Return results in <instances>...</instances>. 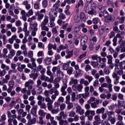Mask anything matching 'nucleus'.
<instances>
[{
  "instance_id": "nucleus-1",
  "label": "nucleus",
  "mask_w": 125,
  "mask_h": 125,
  "mask_svg": "<svg viewBox=\"0 0 125 125\" xmlns=\"http://www.w3.org/2000/svg\"><path fill=\"white\" fill-rule=\"evenodd\" d=\"M34 83H35V82H34V81L32 79L28 80V81H26L24 83V87H27L28 88L27 93L29 96L31 95V90L33 89Z\"/></svg>"
},
{
  "instance_id": "nucleus-2",
  "label": "nucleus",
  "mask_w": 125,
  "mask_h": 125,
  "mask_svg": "<svg viewBox=\"0 0 125 125\" xmlns=\"http://www.w3.org/2000/svg\"><path fill=\"white\" fill-rule=\"evenodd\" d=\"M71 67H74V69L76 70V73L75 74V78H78L82 74V70L80 69L79 64H76V62L72 61L71 63Z\"/></svg>"
},
{
  "instance_id": "nucleus-3",
  "label": "nucleus",
  "mask_w": 125,
  "mask_h": 125,
  "mask_svg": "<svg viewBox=\"0 0 125 125\" xmlns=\"http://www.w3.org/2000/svg\"><path fill=\"white\" fill-rule=\"evenodd\" d=\"M7 115L8 120H12V119H16L17 118V115H16V110L15 109L11 110V111H7Z\"/></svg>"
},
{
  "instance_id": "nucleus-4",
  "label": "nucleus",
  "mask_w": 125,
  "mask_h": 125,
  "mask_svg": "<svg viewBox=\"0 0 125 125\" xmlns=\"http://www.w3.org/2000/svg\"><path fill=\"white\" fill-rule=\"evenodd\" d=\"M83 86L81 84L73 85L72 86L73 90L76 91V93H78V92H82L83 91Z\"/></svg>"
},
{
  "instance_id": "nucleus-5",
  "label": "nucleus",
  "mask_w": 125,
  "mask_h": 125,
  "mask_svg": "<svg viewBox=\"0 0 125 125\" xmlns=\"http://www.w3.org/2000/svg\"><path fill=\"white\" fill-rule=\"evenodd\" d=\"M15 82L13 80H11L8 83V88L7 90V92L9 93L10 91H12L13 88L14 87Z\"/></svg>"
},
{
  "instance_id": "nucleus-6",
  "label": "nucleus",
  "mask_w": 125,
  "mask_h": 125,
  "mask_svg": "<svg viewBox=\"0 0 125 125\" xmlns=\"http://www.w3.org/2000/svg\"><path fill=\"white\" fill-rule=\"evenodd\" d=\"M57 77L61 78V79H63L64 77V73L61 71V67L60 66H58V69L57 71Z\"/></svg>"
},
{
  "instance_id": "nucleus-7",
  "label": "nucleus",
  "mask_w": 125,
  "mask_h": 125,
  "mask_svg": "<svg viewBox=\"0 0 125 125\" xmlns=\"http://www.w3.org/2000/svg\"><path fill=\"white\" fill-rule=\"evenodd\" d=\"M66 55L65 56V59H70V58H72L73 56L74 55V50H72L70 51L69 50L66 51Z\"/></svg>"
},
{
  "instance_id": "nucleus-8",
  "label": "nucleus",
  "mask_w": 125,
  "mask_h": 125,
  "mask_svg": "<svg viewBox=\"0 0 125 125\" xmlns=\"http://www.w3.org/2000/svg\"><path fill=\"white\" fill-rule=\"evenodd\" d=\"M57 14H58V12L57 11L54 10L50 11L49 12L50 18L52 19H54L55 20V18L57 17Z\"/></svg>"
},
{
  "instance_id": "nucleus-9",
  "label": "nucleus",
  "mask_w": 125,
  "mask_h": 125,
  "mask_svg": "<svg viewBox=\"0 0 125 125\" xmlns=\"http://www.w3.org/2000/svg\"><path fill=\"white\" fill-rule=\"evenodd\" d=\"M112 78L113 79H115L114 80V84H118V83H119V80H120V77H119V76H118V74L116 72H114L112 74Z\"/></svg>"
},
{
  "instance_id": "nucleus-10",
  "label": "nucleus",
  "mask_w": 125,
  "mask_h": 125,
  "mask_svg": "<svg viewBox=\"0 0 125 125\" xmlns=\"http://www.w3.org/2000/svg\"><path fill=\"white\" fill-rule=\"evenodd\" d=\"M29 28L30 29V31H38V23L34 22V23H30Z\"/></svg>"
},
{
  "instance_id": "nucleus-11",
  "label": "nucleus",
  "mask_w": 125,
  "mask_h": 125,
  "mask_svg": "<svg viewBox=\"0 0 125 125\" xmlns=\"http://www.w3.org/2000/svg\"><path fill=\"white\" fill-rule=\"evenodd\" d=\"M76 109V112L78 113L80 115H83V114H84V110L82 109V106H81V105H77Z\"/></svg>"
},
{
  "instance_id": "nucleus-12",
  "label": "nucleus",
  "mask_w": 125,
  "mask_h": 125,
  "mask_svg": "<svg viewBox=\"0 0 125 125\" xmlns=\"http://www.w3.org/2000/svg\"><path fill=\"white\" fill-rule=\"evenodd\" d=\"M37 100H39L38 102V105L39 106H41L42 104V102L44 101V97H42V95H38L37 97Z\"/></svg>"
},
{
  "instance_id": "nucleus-13",
  "label": "nucleus",
  "mask_w": 125,
  "mask_h": 125,
  "mask_svg": "<svg viewBox=\"0 0 125 125\" xmlns=\"http://www.w3.org/2000/svg\"><path fill=\"white\" fill-rule=\"evenodd\" d=\"M38 110V105H34L30 110V114L33 116L37 115V110Z\"/></svg>"
},
{
  "instance_id": "nucleus-14",
  "label": "nucleus",
  "mask_w": 125,
  "mask_h": 125,
  "mask_svg": "<svg viewBox=\"0 0 125 125\" xmlns=\"http://www.w3.org/2000/svg\"><path fill=\"white\" fill-rule=\"evenodd\" d=\"M68 48V46L67 45H63V44H61L57 49V52L58 53H60L62 50H64V49H67Z\"/></svg>"
},
{
  "instance_id": "nucleus-15",
  "label": "nucleus",
  "mask_w": 125,
  "mask_h": 125,
  "mask_svg": "<svg viewBox=\"0 0 125 125\" xmlns=\"http://www.w3.org/2000/svg\"><path fill=\"white\" fill-rule=\"evenodd\" d=\"M78 84V79L71 77L69 82V85H77Z\"/></svg>"
},
{
  "instance_id": "nucleus-16",
  "label": "nucleus",
  "mask_w": 125,
  "mask_h": 125,
  "mask_svg": "<svg viewBox=\"0 0 125 125\" xmlns=\"http://www.w3.org/2000/svg\"><path fill=\"white\" fill-rule=\"evenodd\" d=\"M60 0H58L55 4L53 5V10L57 11L58 9L59 8V6H60Z\"/></svg>"
},
{
  "instance_id": "nucleus-17",
  "label": "nucleus",
  "mask_w": 125,
  "mask_h": 125,
  "mask_svg": "<svg viewBox=\"0 0 125 125\" xmlns=\"http://www.w3.org/2000/svg\"><path fill=\"white\" fill-rule=\"evenodd\" d=\"M94 120H95V121L93 122L94 125H98L99 124H100V115H96L94 117Z\"/></svg>"
},
{
  "instance_id": "nucleus-18",
  "label": "nucleus",
  "mask_w": 125,
  "mask_h": 125,
  "mask_svg": "<svg viewBox=\"0 0 125 125\" xmlns=\"http://www.w3.org/2000/svg\"><path fill=\"white\" fill-rule=\"evenodd\" d=\"M89 97V93H86L85 92L83 94H80L79 95H77V97H79V98H82V97H83V98H87V97Z\"/></svg>"
},
{
  "instance_id": "nucleus-19",
  "label": "nucleus",
  "mask_w": 125,
  "mask_h": 125,
  "mask_svg": "<svg viewBox=\"0 0 125 125\" xmlns=\"http://www.w3.org/2000/svg\"><path fill=\"white\" fill-rule=\"evenodd\" d=\"M1 69H2V70H5V71H8L10 70V67H9V65H7L4 63L2 61V63L1 64Z\"/></svg>"
},
{
  "instance_id": "nucleus-20",
  "label": "nucleus",
  "mask_w": 125,
  "mask_h": 125,
  "mask_svg": "<svg viewBox=\"0 0 125 125\" xmlns=\"http://www.w3.org/2000/svg\"><path fill=\"white\" fill-rule=\"evenodd\" d=\"M88 40V37L86 36H84L81 39V44L83 45V44H85L87 42V40Z\"/></svg>"
},
{
  "instance_id": "nucleus-21",
  "label": "nucleus",
  "mask_w": 125,
  "mask_h": 125,
  "mask_svg": "<svg viewBox=\"0 0 125 125\" xmlns=\"http://www.w3.org/2000/svg\"><path fill=\"white\" fill-rule=\"evenodd\" d=\"M22 4L25 5V8L27 10H29V9H31V4H29V2L28 1H23L22 2Z\"/></svg>"
},
{
  "instance_id": "nucleus-22",
  "label": "nucleus",
  "mask_w": 125,
  "mask_h": 125,
  "mask_svg": "<svg viewBox=\"0 0 125 125\" xmlns=\"http://www.w3.org/2000/svg\"><path fill=\"white\" fill-rule=\"evenodd\" d=\"M55 20L54 19H51L50 18V22H49L48 26L50 28H53L55 26V23H54Z\"/></svg>"
},
{
  "instance_id": "nucleus-23",
  "label": "nucleus",
  "mask_w": 125,
  "mask_h": 125,
  "mask_svg": "<svg viewBox=\"0 0 125 125\" xmlns=\"http://www.w3.org/2000/svg\"><path fill=\"white\" fill-rule=\"evenodd\" d=\"M52 59L48 57H46L44 60V62L45 65H50L51 64V61Z\"/></svg>"
},
{
  "instance_id": "nucleus-24",
  "label": "nucleus",
  "mask_w": 125,
  "mask_h": 125,
  "mask_svg": "<svg viewBox=\"0 0 125 125\" xmlns=\"http://www.w3.org/2000/svg\"><path fill=\"white\" fill-rule=\"evenodd\" d=\"M116 37L117 38L120 39V40L119 42V43H120V44H121V45H123V43H124V41H123L124 37L123 36H122V35L120 33H118L116 35Z\"/></svg>"
},
{
  "instance_id": "nucleus-25",
  "label": "nucleus",
  "mask_w": 125,
  "mask_h": 125,
  "mask_svg": "<svg viewBox=\"0 0 125 125\" xmlns=\"http://www.w3.org/2000/svg\"><path fill=\"white\" fill-rule=\"evenodd\" d=\"M108 121L110 122L111 125H115V123H116V117H113L112 116H108Z\"/></svg>"
},
{
  "instance_id": "nucleus-26",
  "label": "nucleus",
  "mask_w": 125,
  "mask_h": 125,
  "mask_svg": "<svg viewBox=\"0 0 125 125\" xmlns=\"http://www.w3.org/2000/svg\"><path fill=\"white\" fill-rule=\"evenodd\" d=\"M57 45L56 44L49 43L48 45V49L51 50L53 48L54 50H56L57 49Z\"/></svg>"
},
{
  "instance_id": "nucleus-27",
  "label": "nucleus",
  "mask_w": 125,
  "mask_h": 125,
  "mask_svg": "<svg viewBox=\"0 0 125 125\" xmlns=\"http://www.w3.org/2000/svg\"><path fill=\"white\" fill-rule=\"evenodd\" d=\"M80 19L83 22H85L86 21V16H85V14L84 13L82 12L80 14Z\"/></svg>"
},
{
  "instance_id": "nucleus-28",
  "label": "nucleus",
  "mask_w": 125,
  "mask_h": 125,
  "mask_svg": "<svg viewBox=\"0 0 125 125\" xmlns=\"http://www.w3.org/2000/svg\"><path fill=\"white\" fill-rule=\"evenodd\" d=\"M59 28V26H56L55 27H54L52 29V34H54L55 36H57L58 35V31H57V29Z\"/></svg>"
},
{
  "instance_id": "nucleus-29",
  "label": "nucleus",
  "mask_w": 125,
  "mask_h": 125,
  "mask_svg": "<svg viewBox=\"0 0 125 125\" xmlns=\"http://www.w3.org/2000/svg\"><path fill=\"white\" fill-rule=\"evenodd\" d=\"M87 13L89 14V15H91L92 16H93V15H96V11L94 8L91 9L90 10H89Z\"/></svg>"
},
{
  "instance_id": "nucleus-30",
  "label": "nucleus",
  "mask_w": 125,
  "mask_h": 125,
  "mask_svg": "<svg viewBox=\"0 0 125 125\" xmlns=\"http://www.w3.org/2000/svg\"><path fill=\"white\" fill-rule=\"evenodd\" d=\"M38 123L39 124V125H43L46 124V122L43 120V117H42V116H40L39 117V121L38 122Z\"/></svg>"
},
{
  "instance_id": "nucleus-31",
  "label": "nucleus",
  "mask_w": 125,
  "mask_h": 125,
  "mask_svg": "<svg viewBox=\"0 0 125 125\" xmlns=\"http://www.w3.org/2000/svg\"><path fill=\"white\" fill-rule=\"evenodd\" d=\"M107 59V64L113 63V56L111 55H108L106 56Z\"/></svg>"
},
{
  "instance_id": "nucleus-32",
  "label": "nucleus",
  "mask_w": 125,
  "mask_h": 125,
  "mask_svg": "<svg viewBox=\"0 0 125 125\" xmlns=\"http://www.w3.org/2000/svg\"><path fill=\"white\" fill-rule=\"evenodd\" d=\"M106 62H107V60H105V61L103 60V62H101L99 64L100 68L104 69V68L106 67Z\"/></svg>"
},
{
  "instance_id": "nucleus-33",
  "label": "nucleus",
  "mask_w": 125,
  "mask_h": 125,
  "mask_svg": "<svg viewBox=\"0 0 125 125\" xmlns=\"http://www.w3.org/2000/svg\"><path fill=\"white\" fill-rule=\"evenodd\" d=\"M36 121L37 119H36V118H34L32 119H31L28 121V124L29 125H35V124H36Z\"/></svg>"
},
{
  "instance_id": "nucleus-34",
  "label": "nucleus",
  "mask_w": 125,
  "mask_h": 125,
  "mask_svg": "<svg viewBox=\"0 0 125 125\" xmlns=\"http://www.w3.org/2000/svg\"><path fill=\"white\" fill-rule=\"evenodd\" d=\"M58 95H59V91H56L55 92V94H53L51 97L52 100H55V99H56V98L57 97V96H58Z\"/></svg>"
},
{
  "instance_id": "nucleus-35",
  "label": "nucleus",
  "mask_w": 125,
  "mask_h": 125,
  "mask_svg": "<svg viewBox=\"0 0 125 125\" xmlns=\"http://www.w3.org/2000/svg\"><path fill=\"white\" fill-rule=\"evenodd\" d=\"M96 112L97 114H104L105 108L104 107H102L101 108L97 109Z\"/></svg>"
},
{
  "instance_id": "nucleus-36",
  "label": "nucleus",
  "mask_w": 125,
  "mask_h": 125,
  "mask_svg": "<svg viewBox=\"0 0 125 125\" xmlns=\"http://www.w3.org/2000/svg\"><path fill=\"white\" fill-rule=\"evenodd\" d=\"M42 6L43 8H46L47 6H48V0H43L42 1Z\"/></svg>"
},
{
  "instance_id": "nucleus-37",
  "label": "nucleus",
  "mask_w": 125,
  "mask_h": 125,
  "mask_svg": "<svg viewBox=\"0 0 125 125\" xmlns=\"http://www.w3.org/2000/svg\"><path fill=\"white\" fill-rule=\"evenodd\" d=\"M84 78L86 80H88V82L89 83H91V82H92V81L93 80V77L92 76H89V75H85Z\"/></svg>"
},
{
  "instance_id": "nucleus-38",
  "label": "nucleus",
  "mask_w": 125,
  "mask_h": 125,
  "mask_svg": "<svg viewBox=\"0 0 125 125\" xmlns=\"http://www.w3.org/2000/svg\"><path fill=\"white\" fill-rule=\"evenodd\" d=\"M46 24H41V29L42 31H46V32H48L49 31V28L48 27L45 26Z\"/></svg>"
},
{
  "instance_id": "nucleus-39",
  "label": "nucleus",
  "mask_w": 125,
  "mask_h": 125,
  "mask_svg": "<svg viewBox=\"0 0 125 125\" xmlns=\"http://www.w3.org/2000/svg\"><path fill=\"white\" fill-rule=\"evenodd\" d=\"M25 68H26V65L21 64V66L18 67L17 69L19 72H22Z\"/></svg>"
},
{
  "instance_id": "nucleus-40",
  "label": "nucleus",
  "mask_w": 125,
  "mask_h": 125,
  "mask_svg": "<svg viewBox=\"0 0 125 125\" xmlns=\"http://www.w3.org/2000/svg\"><path fill=\"white\" fill-rule=\"evenodd\" d=\"M46 120H50L51 122V121L54 120V117L52 116L50 113H47L46 114Z\"/></svg>"
},
{
  "instance_id": "nucleus-41",
  "label": "nucleus",
  "mask_w": 125,
  "mask_h": 125,
  "mask_svg": "<svg viewBox=\"0 0 125 125\" xmlns=\"http://www.w3.org/2000/svg\"><path fill=\"white\" fill-rule=\"evenodd\" d=\"M83 6V0H79L77 4L76 5V8H79L81 6Z\"/></svg>"
},
{
  "instance_id": "nucleus-42",
  "label": "nucleus",
  "mask_w": 125,
  "mask_h": 125,
  "mask_svg": "<svg viewBox=\"0 0 125 125\" xmlns=\"http://www.w3.org/2000/svg\"><path fill=\"white\" fill-rule=\"evenodd\" d=\"M53 104V102L52 103H47V106L48 108V110L49 111H51L52 109H53V106H52V104Z\"/></svg>"
},
{
  "instance_id": "nucleus-43",
  "label": "nucleus",
  "mask_w": 125,
  "mask_h": 125,
  "mask_svg": "<svg viewBox=\"0 0 125 125\" xmlns=\"http://www.w3.org/2000/svg\"><path fill=\"white\" fill-rule=\"evenodd\" d=\"M106 20L107 21H114L115 20V16L113 15H109Z\"/></svg>"
},
{
  "instance_id": "nucleus-44",
  "label": "nucleus",
  "mask_w": 125,
  "mask_h": 125,
  "mask_svg": "<svg viewBox=\"0 0 125 125\" xmlns=\"http://www.w3.org/2000/svg\"><path fill=\"white\" fill-rule=\"evenodd\" d=\"M79 15H74V20L75 22H76V23H79L80 21Z\"/></svg>"
},
{
  "instance_id": "nucleus-45",
  "label": "nucleus",
  "mask_w": 125,
  "mask_h": 125,
  "mask_svg": "<svg viewBox=\"0 0 125 125\" xmlns=\"http://www.w3.org/2000/svg\"><path fill=\"white\" fill-rule=\"evenodd\" d=\"M48 77L46 76L44 74H42L40 77L41 81H44L45 82H47Z\"/></svg>"
},
{
  "instance_id": "nucleus-46",
  "label": "nucleus",
  "mask_w": 125,
  "mask_h": 125,
  "mask_svg": "<svg viewBox=\"0 0 125 125\" xmlns=\"http://www.w3.org/2000/svg\"><path fill=\"white\" fill-rule=\"evenodd\" d=\"M48 17H45L43 21L42 22L41 25H46L48 23Z\"/></svg>"
},
{
  "instance_id": "nucleus-47",
  "label": "nucleus",
  "mask_w": 125,
  "mask_h": 125,
  "mask_svg": "<svg viewBox=\"0 0 125 125\" xmlns=\"http://www.w3.org/2000/svg\"><path fill=\"white\" fill-rule=\"evenodd\" d=\"M66 3L71 4V0H64V1L62 3L61 5V6H65Z\"/></svg>"
},
{
  "instance_id": "nucleus-48",
  "label": "nucleus",
  "mask_w": 125,
  "mask_h": 125,
  "mask_svg": "<svg viewBox=\"0 0 125 125\" xmlns=\"http://www.w3.org/2000/svg\"><path fill=\"white\" fill-rule=\"evenodd\" d=\"M105 79L107 83H108V84H111V83H112V80L110 78V76H105Z\"/></svg>"
},
{
  "instance_id": "nucleus-49",
  "label": "nucleus",
  "mask_w": 125,
  "mask_h": 125,
  "mask_svg": "<svg viewBox=\"0 0 125 125\" xmlns=\"http://www.w3.org/2000/svg\"><path fill=\"white\" fill-rule=\"evenodd\" d=\"M38 115H39V116H43L44 117V116L46 115V113L45 112H44V111H43V110L40 109L38 111Z\"/></svg>"
},
{
  "instance_id": "nucleus-50",
  "label": "nucleus",
  "mask_w": 125,
  "mask_h": 125,
  "mask_svg": "<svg viewBox=\"0 0 125 125\" xmlns=\"http://www.w3.org/2000/svg\"><path fill=\"white\" fill-rule=\"evenodd\" d=\"M32 15H34V11L33 9H31L29 10L28 12L26 13V16L30 17V16H32Z\"/></svg>"
},
{
  "instance_id": "nucleus-51",
  "label": "nucleus",
  "mask_w": 125,
  "mask_h": 125,
  "mask_svg": "<svg viewBox=\"0 0 125 125\" xmlns=\"http://www.w3.org/2000/svg\"><path fill=\"white\" fill-rule=\"evenodd\" d=\"M89 10V6L88 5V3H86L84 6V11L85 13H87V12Z\"/></svg>"
},
{
  "instance_id": "nucleus-52",
  "label": "nucleus",
  "mask_w": 125,
  "mask_h": 125,
  "mask_svg": "<svg viewBox=\"0 0 125 125\" xmlns=\"http://www.w3.org/2000/svg\"><path fill=\"white\" fill-rule=\"evenodd\" d=\"M51 111V113H52V114H58V113L59 112V111H60V109H59V108H57V109H52Z\"/></svg>"
},
{
  "instance_id": "nucleus-53",
  "label": "nucleus",
  "mask_w": 125,
  "mask_h": 125,
  "mask_svg": "<svg viewBox=\"0 0 125 125\" xmlns=\"http://www.w3.org/2000/svg\"><path fill=\"white\" fill-rule=\"evenodd\" d=\"M98 32L100 36H103L104 33H105V30L104 29V28H102L101 29H99L98 30Z\"/></svg>"
},
{
  "instance_id": "nucleus-54",
  "label": "nucleus",
  "mask_w": 125,
  "mask_h": 125,
  "mask_svg": "<svg viewBox=\"0 0 125 125\" xmlns=\"http://www.w3.org/2000/svg\"><path fill=\"white\" fill-rule=\"evenodd\" d=\"M91 65L94 67V68H95V67H97V66H98L99 65V63L98 62H94V61H92L91 62Z\"/></svg>"
},
{
  "instance_id": "nucleus-55",
  "label": "nucleus",
  "mask_w": 125,
  "mask_h": 125,
  "mask_svg": "<svg viewBox=\"0 0 125 125\" xmlns=\"http://www.w3.org/2000/svg\"><path fill=\"white\" fill-rule=\"evenodd\" d=\"M39 88L36 90L37 95H40L41 93H42V88L39 87Z\"/></svg>"
},
{
  "instance_id": "nucleus-56",
  "label": "nucleus",
  "mask_w": 125,
  "mask_h": 125,
  "mask_svg": "<svg viewBox=\"0 0 125 125\" xmlns=\"http://www.w3.org/2000/svg\"><path fill=\"white\" fill-rule=\"evenodd\" d=\"M90 70H91V66L89 64L86 65L85 67V71L86 72H89Z\"/></svg>"
},
{
  "instance_id": "nucleus-57",
  "label": "nucleus",
  "mask_w": 125,
  "mask_h": 125,
  "mask_svg": "<svg viewBox=\"0 0 125 125\" xmlns=\"http://www.w3.org/2000/svg\"><path fill=\"white\" fill-rule=\"evenodd\" d=\"M63 70L65 71H67L68 69H69V64L67 63H63V65L62 66Z\"/></svg>"
},
{
  "instance_id": "nucleus-58",
  "label": "nucleus",
  "mask_w": 125,
  "mask_h": 125,
  "mask_svg": "<svg viewBox=\"0 0 125 125\" xmlns=\"http://www.w3.org/2000/svg\"><path fill=\"white\" fill-rule=\"evenodd\" d=\"M6 120V115L5 113H4L1 116V119H0V122H4Z\"/></svg>"
},
{
  "instance_id": "nucleus-59",
  "label": "nucleus",
  "mask_w": 125,
  "mask_h": 125,
  "mask_svg": "<svg viewBox=\"0 0 125 125\" xmlns=\"http://www.w3.org/2000/svg\"><path fill=\"white\" fill-rule=\"evenodd\" d=\"M103 16L105 18V19H107L108 18V16H109V13L107 11H104L103 12Z\"/></svg>"
},
{
  "instance_id": "nucleus-60",
  "label": "nucleus",
  "mask_w": 125,
  "mask_h": 125,
  "mask_svg": "<svg viewBox=\"0 0 125 125\" xmlns=\"http://www.w3.org/2000/svg\"><path fill=\"white\" fill-rule=\"evenodd\" d=\"M38 14V21H41L42 18H43V17L44 16L43 14H40V13H37Z\"/></svg>"
},
{
  "instance_id": "nucleus-61",
  "label": "nucleus",
  "mask_w": 125,
  "mask_h": 125,
  "mask_svg": "<svg viewBox=\"0 0 125 125\" xmlns=\"http://www.w3.org/2000/svg\"><path fill=\"white\" fill-rule=\"evenodd\" d=\"M65 108H66V104H62L60 106V109L61 111H64Z\"/></svg>"
},
{
  "instance_id": "nucleus-62",
  "label": "nucleus",
  "mask_w": 125,
  "mask_h": 125,
  "mask_svg": "<svg viewBox=\"0 0 125 125\" xmlns=\"http://www.w3.org/2000/svg\"><path fill=\"white\" fill-rule=\"evenodd\" d=\"M59 17L60 19H62V20L66 19V15L63 13H61V14L59 15Z\"/></svg>"
},
{
  "instance_id": "nucleus-63",
  "label": "nucleus",
  "mask_w": 125,
  "mask_h": 125,
  "mask_svg": "<svg viewBox=\"0 0 125 125\" xmlns=\"http://www.w3.org/2000/svg\"><path fill=\"white\" fill-rule=\"evenodd\" d=\"M92 22L93 24H98V22H99V19L98 18H95L93 19Z\"/></svg>"
},
{
  "instance_id": "nucleus-64",
  "label": "nucleus",
  "mask_w": 125,
  "mask_h": 125,
  "mask_svg": "<svg viewBox=\"0 0 125 125\" xmlns=\"http://www.w3.org/2000/svg\"><path fill=\"white\" fill-rule=\"evenodd\" d=\"M34 7L35 9H40V3L35 2L34 5Z\"/></svg>"
}]
</instances>
